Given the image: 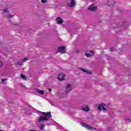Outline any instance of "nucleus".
Listing matches in <instances>:
<instances>
[{
  "label": "nucleus",
  "mask_w": 131,
  "mask_h": 131,
  "mask_svg": "<svg viewBox=\"0 0 131 131\" xmlns=\"http://www.w3.org/2000/svg\"><path fill=\"white\" fill-rule=\"evenodd\" d=\"M37 93L40 94V95H45V92L42 90H37Z\"/></svg>",
  "instance_id": "4468645a"
},
{
  "label": "nucleus",
  "mask_w": 131,
  "mask_h": 131,
  "mask_svg": "<svg viewBox=\"0 0 131 131\" xmlns=\"http://www.w3.org/2000/svg\"><path fill=\"white\" fill-rule=\"evenodd\" d=\"M82 109H83V110L86 112H89V111L90 110V108H89L88 105H83L82 106Z\"/></svg>",
  "instance_id": "f8f14e48"
},
{
  "label": "nucleus",
  "mask_w": 131,
  "mask_h": 131,
  "mask_svg": "<svg viewBox=\"0 0 131 131\" xmlns=\"http://www.w3.org/2000/svg\"><path fill=\"white\" fill-rule=\"evenodd\" d=\"M6 80H7V79H2L1 80L2 82H5V81H6Z\"/></svg>",
  "instance_id": "412c9836"
},
{
  "label": "nucleus",
  "mask_w": 131,
  "mask_h": 131,
  "mask_svg": "<svg viewBox=\"0 0 131 131\" xmlns=\"http://www.w3.org/2000/svg\"><path fill=\"white\" fill-rule=\"evenodd\" d=\"M42 114H43V115L44 116H46L45 117H47V118H51L52 117V114H51V112H42Z\"/></svg>",
  "instance_id": "39448f33"
},
{
  "label": "nucleus",
  "mask_w": 131,
  "mask_h": 131,
  "mask_svg": "<svg viewBox=\"0 0 131 131\" xmlns=\"http://www.w3.org/2000/svg\"><path fill=\"white\" fill-rule=\"evenodd\" d=\"M82 125L85 127L87 129H89V130H93V127L91 126H89L87 124H85L84 123H82Z\"/></svg>",
  "instance_id": "6e6552de"
},
{
  "label": "nucleus",
  "mask_w": 131,
  "mask_h": 131,
  "mask_svg": "<svg viewBox=\"0 0 131 131\" xmlns=\"http://www.w3.org/2000/svg\"><path fill=\"white\" fill-rule=\"evenodd\" d=\"M0 67H2V61H0Z\"/></svg>",
  "instance_id": "a878e982"
},
{
  "label": "nucleus",
  "mask_w": 131,
  "mask_h": 131,
  "mask_svg": "<svg viewBox=\"0 0 131 131\" xmlns=\"http://www.w3.org/2000/svg\"><path fill=\"white\" fill-rule=\"evenodd\" d=\"M20 61L21 62V63H23L24 62H26V61H27V58H24L20 60Z\"/></svg>",
  "instance_id": "dca6fc26"
},
{
  "label": "nucleus",
  "mask_w": 131,
  "mask_h": 131,
  "mask_svg": "<svg viewBox=\"0 0 131 131\" xmlns=\"http://www.w3.org/2000/svg\"><path fill=\"white\" fill-rule=\"evenodd\" d=\"M86 57L89 58V57H92L94 55V51H88L85 53Z\"/></svg>",
  "instance_id": "423d86ee"
},
{
  "label": "nucleus",
  "mask_w": 131,
  "mask_h": 131,
  "mask_svg": "<svg viewBox=\"0 0 131 131\" xmlns=\"http://www.w3.org/2000/svg\"><path fill=\"white\" fill-rule=\"evenodd\" d=\"M29 131H36V130H30Z\"/></svg>",
  "instance_id": "cd10ccee"
},
{
  "label": "nucleus",
  "mask_w": 131,
  "mask_h": 131,
  "mask_svg": "<svg viewBox=\"0 0 131 131\" xmlns=\"http://www.w3.org/2000/svg\"><path fill=\"white\" fill-rule=\"evenodd\" d=\"M80 70H81V71H83V72H84L85 73H87L88 74H93V73H92L91 71L84 70L82 68L80 69Z\"/></svg>",
  "instance_id": "9b49d317"
},
{
  "label": "nucleus",
  "mask_w": 131,
  "mask_h": 131,
  "mask_svg": "<svg viewBox=\"0 0 131 131\" xmlns=\"http://www.w3.org/2000/svg\"><path fill=\"white\" fill-rule=\"evenodd\" d=\"M20 77L21 78H22L24 80H26V77L25 76V75L21 74H20Z\"/></svg>",
  "instance_id": "2eb2a0df"
},
{
  "label": "nucleus",
  "mask_w": 131,
  "mask_h": 131,
  "mask_svg": "<svg viewBox=\"0 0 131 131\" xmlns=\"http://www.w3.org/2000/svg\"><path fill=\"white\" fill-rule=\"evenodd\" d=\"M57 78L59 81H63L65 79V75L64 74H59Z\"/></svg>",
  "instance_id": "7ed1b4c3"
},
{
  "label": "nucleus",
  "mask_w": 131,
  "mask_h": 131,
  "mask_svg": "<svg viewBox=\"0 0 131 131\" xmlns=\"http://www.w3.org/2000/svg\"><path fill=\"white\" fill-rule=\"evenodd\" d=\"M76 53H79V51L77 50H76Z\"/></svg>",
  "instance_id": "bb28decb"
},
{
  "label": "nucleus",
  "mask_w": 131,
  "mask_h": 131,
  "mask_svg": "<svg viewBox=\"0 0 131 131\" xmlns=\"http://www.w3.org/2000/svg\"><path fill=\"white\" fill-rule=\"evenodd\" d=\"M56 20H57V24H62L63 23V19L61 17H57Z\"/></svg>",
  "instance_id": "ddd939ff"
},
{
  "label": "nucleus",
  "mask_w": 131,
  "mask_h": 131,
  "mask_svg": "<svg viewBox=\"0 0 131 131\" xmlns=\"http://www.w3.org/2000/svg\"><path fill=\"white\" fill-rule=\"evenodd\" d=\"M46 120H47L48 121L49 119L47 117H43V116H41L39 118L38 121V122H41L45 121Z\"/></svg>",
  "instance_id": "0eeeda50"
},
{
  "label": "nucleus",
  "mask_w": 131,
  "mask_h": 131,
  "mask_svg": "<svg viewBox=\"0 0 131 131\" xmlns=\"http://www.w3.org/2000/svg\"><path fill=\"white\" fill-rule=\"evenodd\" d=\"M103 110L104 111H105V110H106V107H105V105L104 104H101L99 105H98V110Z\"/></svg>",
  "instance_id": "1a4fd4ad"
},
{
  "label": "nucleus",
  "mask_w": 131,
  "mask_h": 131,
  "mask_svg": "<svg viewBox=\"0 0 131 131\" xmlns=\"http://www.w3.org/2000/svg\"><path fill=\"white\" fill-rule=\"evenodd\" d=\"M41 3L42 4H46V3H47V0H41Z\"/></svg>",
  "instance_id": "aec40b11"
},
{
  "label": "nucleus",
  "mask_w": 131,
  "mask_h": 131,
  "mask_svg": "<svg viewBox=\"0 0 131 131\" xmlns=\"http://www.w3.org/2000/svg\"><path fill=\"white\" fill-rule=\"evenodd\" d=\"M114 50V48H111V49H110V51H111V52H113V51Z\"/></svg>",
  "instance_id": "b1692460"
},
{
  "label": "nucleus",
  "mask_w": 131,
  "mask_h": 131,
  "mask_svg": "<svg viewBox=\"0 0 131 131\" xmlns=\"http://www.w3.org/2000/svg\"><path fill=\"white\" fill-rule=\"evenodd\" d=\"M14 15H11V14H8L7 15V18H8V19H11V18L14 17Z\"/></svg>",
  "instance_id": "f3484780"
},
{
  "label": "nucleus",
  "mask_w": 131,
  "mask_h": 131,
  "mask_svg": "<svg viewBox=\"0 0 131 131\" xmlns=\"http://www.w3.org/2000/svg\"><path fill=\"white\" fill-rule=\"evenodd\" d=\"M0 131H3V130H0Z\"/></svg>",
  "instance_id": "c85d7f7f"
},
{
  "label": "nucleus",
  "mask_w": 131,
  "mask_h": 131,
  "mask_svg": "<svg viewBox=\"0 0 131 131\" xmlns=\"http://www.w3.org/2000/svg\"><path fill=\"white\" fill-rule=\"evenodd\" d=\"M17 64H18V65H21V66L23 65V63H22V62H21L20 60L18 61Z\"/></svg>",
  "instance_id": "6ab92c4d"
},
{
  "label": "nucleus",
  "mask_w": 131,
  "mask_h": 131,
  "mask_svg": "<svg viewBox=\"0 0 131 131\" xmlns=\"http://www.w3.org/2000/svg\"><path fill=\"white\" fill-rule=\"evenodd\" d=\"M72 90V86L70 84H67L66 85V93H69L70 91Z\"/></svg>",
  "instance_id": "20e7f679"
},
{
  "label": "nucleus",
  "mask_w": 131,
  "mask_h": 131,
  "mask_svg": "<svg viewBox=\"0 0 131 131\" xmlns=\"http://www.w3.org/2000/svg\"><path fill=\"white\" fill-rule=\"evenodd\" d=\"M126 120H127V121H128L129 122H131L129 118H127L126 119Z\"/></svg>",
  "instance_id": "4be33fe9"
},
{
  "label": "nucleus",
  "mask_w": 131,
  "mask_h": 131,
  "mask_svg": "<svg viewBox=\"0 0 131 131\" xmlns=\"http://www.w3.org/2000/svg\"><path fill=\"white\" fill-rule=\"evenodd\" d=\"M43 127H44L43 125H42L40 126V128L41 129H43Z\"/></svg>",
  "instance_id": "5701e85b"
},
{
  "label": "nucleus",
  "mask_w": 131,
  "mask_h": 131,
  "mask_svg": "<svg viewBox=\"0 0 131 131\" xmlns=\"http://www.w3.org/2000/svg\"><path fill=\"white\" fill-rule=\"evenodd\" d=\"M3 13H7L8 12V9L6 8L3 10Z\"/></svg>",
  "instance_id": "a211bd4d"
},
{
  "label": "nucleus",
  "mask_w": 131,
  "mask_h": 131,
  "mask_svg": "<svg viewBox=\"0 0 131 131\" xmlns=\"http://www.w3.org/2000/svg\"><path fill=\"white\" fill-rule=\"evenodd\" d=\"M96 9L97 8L95 6V5H92L89 7L88 10L89 11H96Z\"/></svg>",
  "instance_id": "9d476101"
},
{
  "label": "nucleus",
  "mask_w": 131,
  "mask_h": 131,
  "mask_svg": "<svg viewBox=\"0 0 131 131\" xmlns=\"http://www.w3.org/2000/svg\"><path fill=\"white\" fill-rule=\"evenodd\" d=\"M57 52L61 53V54H65V46L59 47Z\"/></svg>",
  "instance_id": "f03ea898"
},
{
  "label": "nucleus",
  "mask_w": 131,
  "mask_h": 131,
  "mask_svg": "<svg viewBox=\"0 0 131 131\" xmlns=\"http://www.w3.org/2000/svg\"><path fill=\"white\" fill-rule=\"evenodd\" d=\"M76 5V2H75V0H71L70 2L67 4V6H69L70 8H73V7H75Z\"/></svg>",
  "instance_id": "f257e3e1"
},
{
  "label": "nucleus",
  "mask_w": 131,
  "mask_h": 131,
  "mask_svg": "<svg viewBox=\"0 0 131 131\" xmlns=\"http://www.w3.org/2000/svg\"><path fill=\"white\" fill-rule=\"evenodd\" d=\"M48 91H49V92H51L52 91V89H49Z\"/></svg>",
  "instance_id": "393cba45"
}]
</instances>
